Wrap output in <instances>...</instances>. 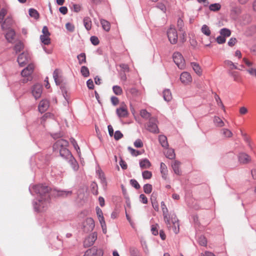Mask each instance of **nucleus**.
I'll list each match as a JSON object with an SVG mask.
<instances>
[{
	"label": "nucleus",
	"mask_w": 256,
	"mask_h": 256,
	"mask_svg": "<svg viewBox=\"0 0 256 256\" xmlns=\"http://www.w3.org/2000/svg\"><path fill=\"white\" fill-rule=\"evenodd\" d=\"M29 190L32 194V190L38 194L40 198L38 202H33L34 209L36 212H42L46 208L50 202V196L66 197L72 194L71 190H60L52 189L45 184L34 186L32 189Z\"/></svg>",
	"instance_id": "nucleus-1"
},
{
	"label": "nucleus",
	"mask_w": 256,
	"mask_h": 256,
	"mask_svg": "<svg viewBox=\"0 0 256 256\" xmlns=\"http://www.w3.org/2000/svg\"><path fill=\"white\" fill-rule=\"evenodd\" d=\"M34 70V66L32 64H30L27 67L24 68L21 72V75L24 77L22 80L24 83H26L32 79L31 74Z\"/></svg>",
	"instance_id": "nucleus-2"
},
{
	"label": "nucleus",
	"mask_w": 256,
	"mask_h": 256,
	"mask_svg": "<svg viewBox=\"0 0 256 256\" xmlns=\"http://www.w3.org/2000/svg\"><path fill=\"white\" fill-rule=\"evenodd\" d=\"M168 228L172 229L173 232L176 234L179 232V223L178 220L175 214L172 215L170 217V224H166Z\"/></svg>",
	"instance_id": "nucleus-3"
},
{
	"label": "nucleus",
	"mask_w": 256,
	"mask_h": 256,
	"mask_svg": "<svg viewBox=\"0 0 256 256\" xmlns=\"http://www.w3.org/2000/svg\"><path fill=\"white\" fill-rule=\"evenodd\" d=\"M173 60L176 64L180 69H184L185 66V60L182 54L178 52H175L173 54Z\"/></svg>",
	"instance_id": "nucleus-4"
},
{
	"label": "nucleus",
	"mask_w": 256,
	"mask_h": 256,
	"mask_svg": "<svg viewBox=\"0 0 256 256\" xmlns=\"http://www.w3.org/2000/svg\"><path fill=\"white\" fill-rule=\"evenodd\" d=\"M158 120L156 118H150L149 121L147 124L146 129L151 132L157 134L159 132V130L157 125Z\"/></svg>",
	"instance_id": "nucleus-5"
},
{
	"label": "nucleus",
	"mask_w": 256,
	"mask_h": 256,
	"mask_svg": "<svg viewBox=\"0 0 256 256\" xmlns=\"http://www.w3.org/2000/svg\"><path fill=\"white\" fill-rule=\"evenodd\" d=\"M167 35L170 42L172 44H176L178 42V33L174 26H170L167 31Z\"/></svg>",
	"instance_id": "nucleus-6"
},
{
	"label": "nucleus",
	"mask_w": 256,
	"mask_h": 256,
	"mask_svg": "<svg viewBox=\"0 0 256 256\" xmlns=\"http://www.w3.org/2000/svg\"><path fill=\"white\" fill-rule=\"evenodd\" d=\"M103 254L102 248L94 246L86 250L84 256H103Z\"/></svg>",
	"instance_id": "nucleus-7"
},
{
	"label": "nucleus",
	"mask_w": 256,
	"mask_h": 256,
	"mask_svg": "<svg viewBox=\"0 0 256 256\" xmlns=\"http://www.w3.org/2000/svg\"><path fill=\"white\" fill-rule=\"evenodd\" d=\"M30 56L27 52H22L18 58L17 61L20 66H23L24 64L29 62Z\"/></svg>",
	"instance_id": "nucleus-8"
},
{
	"label": "nucleus",
	"mask_w": 256,
	"mask_h": 256,
	"mask_svg": "<svg viewBox=\"0 0 256 256\" xmlns=\"http://www.w3.org/2000/svg\"><path fill=\"white\" fill-rule=\"evenodd\" d=\"M68 142L64 139L58 140L53 146V149L54 151L60 150V148H66L68 146Z\"/></svg>",
	"instance_id": "nucleus-9"
},
{
	"label": "nucleus",
	"mask_w": 256,
	"mask_h": 256,
	"mask_svg": "<svg viewBox=\"0 0 256 256\" xmlns=\"http://www.w3.org/2000/svg\"><path fill=\"white\" fill-rule=\"evenodd\" d=\"M116 113L118 118H124L128 116V112L126 105L122 106L116 110Z\"/></svg>",
	"instance_id": "nucleus-10"
},
{
	"label": "nucleus",
	"mask_w": 256,
	"mask_h": 256,
	"mask_svg": "<svg viewBox=\"0 0 256 256\" xmlns=\"http://www.w3.org/2000/svg\"><path fill=\"white\" fill-rule=\"evenodd\" d=\"M42 93V86L39 84H36L34 86L32 89V94L36 100L39 98Z\"/></svg>",
	"instance_id": "nucleus-11"
},
{
	"label": "nucleus",
	"mask_w": 256,
	"mask_h": 256,
	"mask_svg": "<svg viewBox=\"0 0 256 256\" xmlns=\"http://www.w3.org/2000/svg\"><path fill=\"white\" fill-rule=\"evenodd\" d=\"M161 208L166 224H170V216L168 214V209L164 202H161Z\"/></svg>",
	"instance_id": "nucleus-12"
},
{
	"label": "nucleus",
	"mask_w": 256,
	"mask_h": 256,
	"mask_svg": "<svg viewBox=\"0 0 256 256\" xmlns=\"http://www.w3.org/2000/svg\"><path fill=\"white\" fill-rule=\"evenodd\" d=\"M180 80L182 84H186L192 82V78L188 72H185L181 74Z\"/></svg>",
	"instance_id": "nucleus-13"
},
{
	"label": "nucleus",
	"mask_w": 256,
	"mask_h": 256,
	"mask_svg": "<svg viewBox=\"0 0 256 256\" xmlns=\"http://www.w3.org/2000/svg\"><path fill=\"white\" fill-rule=\"evenodd\" d=\"M84 227L88 231H92L94 228V222L91 218H87L84 223Z\"/></svg>",
	"instance_id": "nucleus-14"
},
{
	"label": "nucleus",
	"mask_w": 256,
	"mask_h": 256,
	"mask_svg": "<svg viewBox=\"0 0 256 256\" xmlns=\"http://www.w3.org/2000/svg\"><path fill=\"white\" fill-rule=\"evenodd\" d=\"M49 107V102L48 100H44L40 101L38 105V110L41 113L44 112Z\"/></svg>",
	"instance_id": "nucleus-15"
},
{
	"label": "nucleus",
	"mask_w": 256,
	"mask_h": 256,
	"mask_svg": "<svg viewBox=\"0 0 256 256\" xmlns=\"http://www.w3.org/2000/svg\"><path fill=\"white\" fill-rule=\"evenodd\" d=\"M59 151L60 156L64 159L68 160L72 156L70 152L66 148H60Z\"/></svg>",
	"instance_id": "nucleus-16"
},
{
	"label": "nucleus",
	"mask_w": 256,
	"mask_h": 256,
	"mask_svg": "<svg viewBox=\"0 0 256 256\" xmlns=\"http://www.w3.org/2000/svg\"><path fill=\"white\" fill-rule=\"evenodd\" d=\"M238 160L241 164H247L250 160V156L245 153H240L238 156Z\"/></svg>",
	"instance_id": "nucleus-17"
},
{
	"label": "nucleus",
	"mask_w": 256,
	"mask_h": 256,
	"mask_svg": "<svg viewBox=\"0 0 256 256\" xmlns=\"http://www.w3.org/2000/svg\"><path fill=\"white\" fill-rule=\"evenodd\" d=\"M160 171L163 179L166 180L168 178V168L164 162H161L160 164Z\"/></svg>",
	"instance_id": "nucleus-18"
},
{
	"label": "nucleus",
	"mask_w": 256,
	"mask_h": 256,
	"mask_svg": "<svg viewBox=\"0 0 256 256\" xmlns=\"http://www.w3.org/2000/svg\"><path fill=\"white\" fill-rule=\"evenodd\" d=\"M14 36L15 32L12 29L8 30L5 34V38L9 42H12L14 39Z\"/></svg>",
	"instance_id": "nucleus-19"
},
{
	"label": "nucleus",
	"mask_w": 256,
	"mask_h": 256,
	"mask_svg": "<svg viewBox=\"0 0 256 256\" xmlns=\"http://www.w3.org/2000/svg\"><path fill=\"white\" fill-rule=\"evenodd\" d=\"M158 140L162 147L164 148H168V144L167 140V138L164 135H160L158 137Z\"/></svg>",
	"instance_id": "nucleus-20"
},
{
	"label": "nucleus",
	"mask_w": 256,
	"mask_h": 256,
	"mask_svg": "<svg viewBox=\"0 0 256 256\" xmlns=\"http://www.w3.org/2000/svg\"><path fill=\"white\" fill-rule=\"evenodd\" d=\"M150 166V162L147 158H144L140 161V166L142 169L148 168Z\"/></svg>",
	"instance_id": "nucleus-21"
},
{
	"label": "nucleus",
	"mask_w": 256,
	"mask_h": 256,
	"mask_svg": "<svg viewBox=\"0 0 256 256\" xmlns=\"http://www.w3.org/2000/svg\"><path fill=\"white\" fill-rule=\"evenodd\" d=\"M180 164V162L178 160H175L172 164L174 172L178 175L180 174V170L179 168Z\"/></svg>",
	"instance_id": "nucleus-22"
},
{
	"label": "nucleus",
	"mask_w": 256,
	"mask_h": 256,
	"mask_svg": "<svg viewBox=\"0 0 256 256\" xmlns=\"http://www.w3.org/2000/svg\"><path fill=\"white\" fill-rule=\"evenodd\" d=\"M164 99L166 102H170L172 99V95L169 89H166L163 91Z\"/></svg>",
	"instance_id": "nucleus-23"
},
{
	"label": "nucleus",
	"mask_w": 256,
	"mask_h": 256,
	"mask_svg": "<svg viewBox=\"0 0 256 256\" xmlns=\"http://www.w3.org/2000/svg\"><path fill=\"white\" fill-rule=\"evenodd\" d=\"M191 66H192L194 70L198 76H200L202 74V70L200 65L196 62H192Z\"/></svg>",
	"instance_id": "nucleus-24"
},
{
	"label": "nucleus",
	"mask_w": 256,
	"mask_h": 256,
	"mask_svg": "<svg viewBox=\"0 0 256 256\" xmlns=\"http://www.w3.org/2000/svg\"><path fill=\"white\" fill-rule=\"evenodd\" d=\"M100 22L104 30H105L106 32H108L110 30V24L108 21L104 19H100Z\"/></svg>",
	"instance_id": "nucleus-25"
},
{
	"label": "nucleus",
	"mask_w": 256,
	"mask_h": 256,
	"mask_svg": "<svg viewBox=\"0 0 256 256\" xmlns=\"http://www.w3.org/2000/svg\"><path fill=\"white\" fill-rule=\"evenodd\" d=\"M68 160V162L71 165L73 170H77L78 168V165L77 162L74 159V158L73 157V156H72V158H70Z\"/></svg>",
	"instance_id": "nucleus-26"
},
{
	"label": "nucleus",
	"mask_w": 256,
	"mask_h": 256,
	"mask_svg": "<svg viewBox=\"0 0 256 256\" xmlns=\"http://www.w3.org/2000/svg\"><path fill=\"white\" fill-rule=\"evenodd\" d=\"M165 155L167 158L171 160L174 158L176 156L174 150L168 148L165 152Z\"/></svg>",
	"instance_id": "nucleus-27"
},
{
	"label": "nucleus",
	"mask_w": 256,
	"mask_h": 256,
	"mask_svg": "<svg viewBox=\"0 0 256 256\" xmlns=\"http://www.w3.org/2000/svg\"><path fill=\"white\" fill-rule=\"evenodd\" d=\"M83 22L84 27L86 28V30H90L92 28V21L90 18L88 16L85 17L84 18Z\"/></svg>",
	"instance_id": "nucleus-28"
},
{
	"label": "nucleus",
	"mask_w": 256,
	"mask_h": 256,
	"mask_svg": "<svg viewBox=\"0 0 256 256\" xmlns=\"http://www.w3.org/2000/svg\"><path fill=\"white\" fill-rule=\"evenodd\" d=\"M59 70L58 69L54 70L53 72V78L56 84L60 85L61 83V80L58 77Z\"/></svg>",
	"instance_id": "nucleus-29"
},
{
	"label": "nucleus",
	"mask_w": 256,
	"mask_h": 256,
	"mask_svg": "<svg viewBox=\"0 0 256 256\" xmlns=\"http://www.w3.org/2000/svg\"><path fill=\"white\" fill-rule=\"evenodd\" d=\"M220 33L221 36H224V38L228 37L231 34L230 30L226 28H223L220 30Z\"/></svg>",
	"instance_id": "nucleus-30"
},
{
	"label": "nucleus",
	"mask_w": 256,
	"mask_h": 256,
	"mask_svg": "<svg viewBox=\"0 0 256 256\" xmlns=\"http://www.w3.org/2000/svg\"><path fill=\"white\" fill-rule=\"evenodd\" d=\"M201 31L202 34L206 36H210L211 34V31L210 28L206 24H204L202 26Z\"/></svg>",
	"instance_id": "nucleus-31"
},
{
	"label": "nucleus",
	"mask_w": 256,
	"mask_h": 256,
	"mask_svg": "<svg viewBox=\"0 0 256 256\" xmlns=\"http://www.w3.org/2000/svg\"><path fill=\"white\" fill-rule=\"evenodd\" d=\"M12 20L11 18H6L4 22L2 24V28L4 30H6L8 28V27L10 26L12 24Z\"/></svg>",
	"instance_id": "nucleus-32"
},
{
	"label": "nucleus",
	"mask_w": 256,
	"mask_h": 256,
	"mask_svg": "<svg viewBox=\"0 0 256 256\" xmlns=\"http://www.w3.org/2000/svg\"><path fill=\"white\" fill-rule=\"evenodd\" d=\"M40 40L41 42L45 45H48L50 42V36H48L41 35L40 36Z\"/></svg>",
	"instance_id": "nucleus-33"
},
{
	"label": "nucleus",
	"mask_w": 256,
	"mask_h": 256,
	"mask_svg": "<svg viewBox=\"0 0 256 256\" xmlns=\"http://www.w3.org/2000/svg\"><path fill=\"white\" fill-rule=\"evenodd\" d=\"M98 177L100 180L101 183L102 184L103 186H106V182L104 172L102 170H98Z\"/></svg>",
	"instance_id": "nucleus-34"
},
{
	"label": "nucleus",
	"mask_w": 256,
	"mask_h": 256,
	"mask_svg": "<svg viewBox=\"0 0 256 256\" xmlns=\"http://www.w3.org/2000/svg\"><path fill=\"white\" fill-rule=\"evenodd\" d=\"M214 122L215 125L218 127H222L224 126V122L222 119L218 116H214Z\"/></svg>",
	"instance_id": "nucleus-35"
},
{
	"label": "nucleus",
	"mask_w": 256,
	"mask_h": 256,
	"mask_svg": "<svg viewBox=\"0 0 256 256\" xmlns=\"http://www.w3.org/2000/svg\"><path fill=\"white\" fill-rule=\"evenodd\" d=\"M80 64H82L86 62V56L84 53H81L77 56Z\"/></svg>",
	"instance_id": "nucleus-36"
},
{
	"label": "nucleus",
	"mask_w": 256,
	"mask_h": 256,
	"mask_svg": "<svg viewBox=\"0 0 256 256\" xmlns=\"http://www.w3.org/2000/svg\"><path fill=\"white\" fill-rule=\"evenodd\" d=\"M221 8V5L218 3H215L211 4L209 6V9L211 11L216 12L220 10Z\"/></svg>",
	"instance_id": "nucleus-37"
},
{
	"label": "nucleus",
	"mask_w": 256,
	"mask_h": 256,
	"mask_svg": "<svg viewBox=\"0 0 256 256\" xmlns=\"http://www.w3.org/2000/svg\"><path fill=\"white\" fill-rule=\"evenodd\" d=\"M29 15L35 19H38L39 18V14L36 10L34 8H30L29 10Z\"/></svg>",
	"instance_id": "nucleus-38"
},
{
	"label": "nucleus",
	"mask_w": 256,
	"mask_h": 256,
	"mask_svg": "<svg viewBox=\"0 0 256 256\" xmlns=\"http://www.w3.org/2000/svg\"><path fill=\"white\" fill-rule=\"evenodd\" d=\"M144 192L146 194H150L152 190V185L149 184H145L143 187Z\"/></svg>",
	"instance_id": "nucleus-39"
},
{
	"label": "nucleus",
	"mask_w": 256,
	"mask_h": 256,
	"mask_svg": "<svg viewBox=\"0 0 256 256\" xmlns=\"http://www.w3.org/2000/svg\"><path fill=\"white\" fill-rule=\"evenodd\" d=\"M24 48V45L22 43L20 42H18L14 47V50L16 52V53L17 54L20 52Z\"/></svg>",
	"instance_id": "nucleus-40"
},
{
	"label": "nucleus",
	"mask_w": 256,
	"mask_h": 256,
	"mask_svg": "<svg viewBox=\"0 0 256 256\" xmlns=\"http://www.w3.org/2000/svg\"><path fill=\"white\" fill-rule=\"evenodd\" d=\"M82 74L84 77H88L89 76L90 72L88 68L86 66H82L80 69Z\"/></svg>",
	"instance_id": "nucleus-41"
},
{
	"label": "nucleus",
	"mask_w": 256,
	"mask_h": 256,
	"mask_svg": "<svg viewBox=\"0 0 256 256\" xmlns=\"http://www.w3.org/2000/svg\"><path fill=\"white\" fill-rule=\"evenodd\" d=\"M222 132L225 138H230L232 136V132L227 128H223L222 130Z\"/></svg>",
	"instance_id": "nucleus-42"
},
{
	"label": "nucleus",
	"mask_w": 256,
	"mask_h": 256,
	"mask_svg": "<svg viewBox=\"0 0 256 256\" xmlns=\"http://www.w3.org/2000/svg\"><path fill=\"white\" fill-rule=\"evenodd\" d=\"M140 116L146 119H148L150 117V114L146 110H142L140 112Z\"/></svg>",
	"instance_id": "nucleus-43"
},
{
	"label": "nucleus",
	"mask_w": 256,
	"mask_h": 256,
	"mask_svg": "<svg viewBox=\"0 0 256 256\" xmlns=\"http://www.w3.org/2000/svg\"><path fill=\"white\" fill-rule=\"evenodd\" d=\"M112 90H113L114 92L116 95L119 96V95L122 94V88L120 86H113Z\"/></svg>",
	"instance_id": "nucleus-44"
},
{
	"label": "nucleus",
	"mask_w": 256,
	"mask_h": 256,
	"mask_svg": "<svg viewBox=\"0 0 256 256\" xmlns=\"http://www.w3.org/2000/svg\"><path fill=\"white\" fill-rule=\"evenodd\" d=\"M128 149L132 156H136L141 154L140 151L136 150L130 146H128Z\"/></svg>",
	"instance_id": "nucleus-45"
},
{
	"label": "nucleus",
	"mask_w": 256,
	"mask_h": 256,
	"mask_svg": "<svg viewBox=\"0 0 256 256\" xmlns=\"http://www.w3.org/2000/svg\"><path fill=\"white\" fill-rule=\"evenodd\" d=\"M70 142L73 145L74 149L76 150L78 154L80 153V148L76 142V140L74 138H71L70 139Z\"/></svg>",
	"instance_id": "nucleus-46"
},
{
	"label": "nucleus",
	"mask_w": 256,
	"mask_h": 256,
	"mask_svg": "<svg viewBox=\"0 0 256 256\" xmlns=\"http://www.w3.org/2000/svg\"><path fill=\"white\" fill-rule=\"evenodd\" d=\"M130 256H142L138 249L134 248H131L130 250Z\"/></svg>",
	"instance_id": "nucleus-47"
},
{
	"label": "nucleus",
	"mask_w": 256,
	"mask_h": 256,
	"mask_svg": "<svg viewBox=\"0 0 256 256\" xmlns=\"http://www.w3.org/2000/svg\"><path fill=\"white\" fill-rule=\"evenodd\" d=\"M142 176L144 179H150L152 176V173L150 171L144 170L142 172Z\"/></svg>",
	"instance_id": "nucleus-48"
},
{
	"label": "nucleus",
	"mask_w": 256,
	"mask_h": 256,
	"mask_svg": "<svg viewBox=\"0 0 256 256\" xmlns=\"http://www.w3.org/2000/svg\"><path fill=\"white\" fill-rule=\"evenodd\" d=\"M225 64L230 66L231 69H238V67L233 63L232 61L230 60H226L224 62Z\"/></svg>",
	"instance_id": "nucleus-49"
},
{
	"label": "nucleus",
	"mask_w": 256,
	"mask_h": 256,
	"mask_svg": "<svg viewBox=\"0 0 256 256\" xmlns=\"http://www.w3.org/2000/svg\"><path fill=\"white\" fill-rule=\"evenodd\" d=\"M184 24L183 20L180 18H178L177 21V26L180 32L184 30Z\"/></svg>",
	"instance_id": "nucleus-50"
},
{
	"label": "nucleus",
	"mask_w": 256,
	"mask_h": 256,
	"mask_svg": "<svg viewBox=\"0 0 256 256\" xmlns=\"http://www.w3.org/2000/svg\"><path fill=\"white\" fill-rule=\"evenodd\" d=\"M98 218L99 222L101 224V226L102 228V230H103V231H104V230H106V224L104 221V217L103 216Z\"/></svg>",
	"instance_id": "nucleus-51"
},
{
	"label": "nucleus",
	"mask_w": 256,
	"mask_h": 256,
	"mask_svg": "<svg viewBox=\"0 0 256 256\" xmlns=\"http://www.w3.org/2000/svg\"><path fill=\"white\" fill-rule=\"evenodd\" d=\"M130 184L136 190L140 188V185L138 182L134 179H132L130 180Z\"/></svg>",
	"instance_id": "nucleus-52"
},
{
	"label": "nucleus",
	"mask_w": 256,
	"mask_h": 256,
	"mask_svg": "<svg viewBox=\"0 0 256 256\" xmlns=\"http://www.w3.org/2000/svg\"><path fill=\"white\" fill-rule=\"evenodd\" d=\"M114 136V139L118 140L123 137V134L120 130H116L115 132Z\"/></svg>",
	"instance_id": "nucleus-53"
},
{
	"label": "nucleus",
	"mask_w": 256,
	"mask_h": 256,
	"mask_svg": "<svg viewBox=\"0 0 256 256\" xmlns=\"http://www.w3.org/2000/svg\"><path fill=\"white\" fill-rule=\"evenodd\" d=\"M72 10L74 12H78L81 10V6L78 4H73Z\"/></svg>",
	"instance_id": "nucleus-54"
},
{
	"label": "nucleus",
	"mask_w": 256,
	"mask_h": 256,
	"mask_svg": "<svg viewBox=\"0 0 256 256\" xmlns=\"http://www.w3.org/2000/svg\"><path fill=\"white\" fill-rule=\"evenodd\" d=\"M229 74L233 77L234 81H239L240 77L237 72H229Z\"/></svg>",
	"instance_id": "nucleus-55"
},
{
	"label": "nucleus",
	"mask_w": 256,
	"mask_h": 256,
	"mask_svg": "<svg viewBox=\"0 0 256 256\" xmlns=\"http://www.w3.org/2000/svg\"><path fill=\"white\" fill-rule=\"evenodd\" d=\"M134 146L136 148H140L143 146V143L141 140L137 139L134 142Z\"/></svg>",
	"instance_id": "nucleus-56"
},
{
	"label": "nucleus",
	"mask_w": 256,
	"mask_h": 256,
	"mask_svg": "<svg viewBox=\"0 0 256 256\" xmlns=\"http://www.w3.org/2000/svg\"><path fill=\"white\" fill-rule=\"evenodd\" d=\"M151 200H152V204L153 208L154 209V210L156 211H158L159 210V206H158V202H157V201L156 200H153V198H151Z\"/></svg>",
	"instance_id": "nucleus-57"
},
{
	"label": "nucleus",
	"mask_w": 256,
	"mask_h": 256,
	"mask_svg": "<svg viewBox=\"0 0 256 256\" xmlns=\"http://www.w3.org/2000/svg\"><path fill=\"white\" fill-rule=\"evenodd\" d=\"M90 42L94 46H97L99 44L98 38L96 36L90 37Z\"/></svg>",
	"instance_id": "nucleus-58"
},
{
	"label": "nucleus",
	"mask_w": 256,
	"mask_h": 256,
	"mask_svg": "<svg viewBox=\"0 0 256 256\" xmlns=\"http://www.w3.org/2000/svg\"><path fill=\"white\" fill-rule=\"evenodd\" d=\"M6 10L4 9V8H2L0 11V23H1L4 18V17L6 15Z\"/></svg>",
	"instance_id": "nucleus-59"
},
{
	"label": "nucleus",
	"mask_w": 256,
	"mask_h": 256,
	"mask_svg": "<svg viewBox=\"0 0 256 256\" xmlns=\"http://www.w3.org/2000/svg\"><path fill=\"white\" fill-rule=\"evenodd\" d=\"M226 39L224 36H220L216 38V42L219 44H222L226 42Z\"/></svg>",
	"instance_id": "nucleus-60"
},
{
	"label": "nucleus",
	"mask_w": 256,
	"mask_h": 256,
	"mask_svg": "<svg viewBox=\"0 0 256 256\" xmlns=\"http://www.w3.org/2000/svg\"><path fill=\"white\" fill-rule=\"evenodd\" d=\"M120 66L123 70L124 72H128L130 70L129 66L126 64H120Z\"/></svg>",
	"instance_id": "nucleus-61"
},
{
	"label": "nucleus",
	"mask_w": 256,
	"mask_h": 256,
	"mask_svg": "<svg viewBox=\"0 0 256 256\" xmlns=\"http://www.w3.org/2000/svg\"><path fill=\"white\" fill-rule=\"evenodd\" d=\"M66 27L67 30H68L70 32H72L74 30V26L70 22L66 23Z\"/></svg>",
	"instance_id": "nucleus-62"
},
{
	"label": "nucleus",
	"mask_w": 256,
	"mask_h": 256,
	"mask_svg": "<svg viewBox=\"0 0 256 256\" xmlns=\"http://www.w3.org/2000/svg\"><path fill=\"white\" fill-rule=\"evenodd\" d=\"M86 85L88 88L90 90H92L94 88V84L92 80L89 79L86 82Z\"/></svg>",
	"instance_id": "nucleus-63"
},
{
	"label": "nucleus",
	"mask_w": 256,
	"mask_h": 256,
	"mask_svg": "<svg viewBox=\"0 0 256 256\" xmlns=\"http://www.w3.org/2000/svg\"><path fill=\"white\" fill-rule=\"evenodd\" d=\"M140 201L142 203H143L144 204H147V202H148V199H147V198L145 196L144 194H140Z\"/></svg>",
	"instance_id": "nucleus-64"
}]
</instances>
